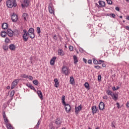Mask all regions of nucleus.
Here are the masks:
<instances>
[{"label":"nucleus","mask_w":129,"mask_h":129,"mask_svg":"<svg viewBox=\"0 0 129 129\" xmlns=\"http://www.w3.org/2000/svg\"><path fill=\"white\" fill-rule=\"evenodd\" d=\"M6 126L8 129H14V128H13V126H12V124H11V123H7Z\"/></svg>","instance_id":"c756f323"},{"label":"nucleus","mask_w":129,"mask_h":129,"mask_svg":"<svg viewBox=\"0 0 129 129\" xmlns=\"http://www.w3.org/2000/svg\"><path fill=\"white\" fill-rule=\"evenodd\" d=\"M7 35H8L9 37H13L14 36V31H13L11 29L8 28L7 29Z\"/></svg>","instance_id":"1a4fd4ad"},{"label":"nucleus","mask_w":129,"mask_h":129,"mask_svg":"<svg viewBox=\"0 0 129 129\" xmlns=\"http://www.w3.org/2000/svg\"><path fill=\"white\" fill-rule=\"evenodd\" d=\"M112 89L113 91H115V90H116V88L115 87H112Z\"/></svg>","instance_id":"338daca9"},{"label":"nucleus","mask_w":129,"mask_h":129,"mask_svg":"<svg viewBox=\"0 0 129 129\" xmlns=\"http://www.w3.org/2000/svg\"><path fill=\"white\" fill-rule=\"evenodd\" d=\"M5 42L6 43H9L10 42V38L7 37L6 39H5Z\"/></svg>","instance_id":"a18cd8bd"},{"label":"nucleus","mask_w":129,"mask_h":129,"mask_svg":"<svg viewBox=\"0 0 129 129\" xmlns=\"http://www.w3.org/2000/svg\"><path fill=\"white\" fill-rule=\"evenodd\" d=\"M56 56H54L52 57V58L50 60V64L52 66H54L55 65V61H56Z\"/></svg>","instance_id":"f8f14e48"},{"label":"nucleus","mask_w":129,"mask_h":129,"mask_svg":"<svg viewBox=\"0 0 129 129\" xmlns=\"http://www.w3.org/2000/svg\"><path fill=\"white\" fill-rule=\"evenodd\" d=\"M3 116L4 119L8 118L7 117V115H6V111H3Z\"/></svg>","instance_id":"72a5a7b5"},{"label":"nucleus","mask_w":129,"mask_h":129,"mask_svg":"<svg viewBox=\"0 0 129 129\" xmlns=\"http://www.w3.org/2000/svg\"><path fill=\"white\" fill-rule=\"evenodd\" d=\"M124 29H126L127 31H129V26H124Z\"/></svg>","instance_id":"bf43d9fd"},{"label":"nucleus","mask_w":129,"mask_h":129,"mask_svg":"<svg viewBox=\"0 0 129 129\" xmlns=\"http://www.w3.org/2000/svg\"><path fill=\"white\" fill-rule=\"evenodd\" d=\"M3 48L5 51H7V50H8L9 49L7 45H3Z\"/></svg>","instance_id":"c9c22d12"},{"label":"nucleus","mask_w":129,"mask_h":129,"mask_svg":"<svg viewBox=\"0 0 129 129\" xmlns=\"http://www.w3.org/2000/svg\"><path fill=\"white\" fill-rule=\"evenodd\" d=\"M93 62L95 65H97V64H98V60H96L95 58L93 59Z\"/></svg>","instance_id":"f704fd0d"},{"label":"nucleus","mask_w":129,"mask_h":129,"mask_svg":"<svg viewBox=\"0 0 129 129\" xmlns=\"http://www.w3.org/2000/svg\"><path fill=\"white\" fill-rule=\"evenodd\" d=\"M84 85L86 89H87L88 90H89V89H90V87H89V84L88 83L86 82Z\"/></svg>","instance_id":"c85d7f7f"},{"label":"nucleus","mask_w":129,"mask_h":129,"mask_svg":"<svg viewBox=\"0 0 129 129\" xmlns=\"http://www.w3.org/2000/svg\"><path fill=\"white\" fill-rule=\"evenodd\" d=\"M37 94L41 100H43V93H42V91L38 90Z\"/></svg>","instance_id":"2eb2a0df"},{"label":"nucleus","mask_w":129,"mask_h":129,"mask_svg":"<svg viewBox=\"0 0 129 129\" xmlns=\"http://www.w3.org/2000/svg\"><path fill=\"white\" fill-rule=\"evenodd\" d=\"M83 61L84 62V63H87V60L84 58H83Z\"/></svg>","instance_id":"052dcab7"},{"label":"nucleus","mask_w":129,"mask_h":129,"mask_svg":"<svg viewBox=\"0 0 129 129\" xmlns=\"http://www.w3.org/2000/svg\"><path fill=\"white\" fill-rule=\"evenodd\" d=\"M26 86H27V87H29V88H30V89H31V90H32L33 88V87H33L32 85H31V84H30V83H27V84H26Z\"/></svg>","instance_id":"473e14b6"},{"label":"nucleus","mask_w":129,"mask_h":129,"mask_svg":"<svg viewBox=\"0 0 129 129\" xmlns=\"http://www.w3.org/2000/svg\"><path fill=\"white\" fill-rule=\"evenodd\" d=\"M57 52L58 55H59V56H64V55H65V53L63 51L62 49H58Z\"/></svg>","instance_id":"f3484780"},{"label":"nucleus","mask_w":129,"mask_h":129,"mask_svg":"<svg viewBox=\"0 0 129 129\" xmlns=\"http://www.w3.org/2000/svg\"><path fill=\"white\" fill-rule=\"evenodd\" d=\"M103 99H106V100H107L108 99V97L107 95H105L103 97Z\"/></svg>","instance_id":"603ef678"},{"label":"nucleus","mask_w":129,"mask_h":129,"mask_svg":"<svg viewBox=\"0 0 129 129\" xmlns=\"http://www.w3.org/2000/svg\"><path fill=\"white\" fill-rule=\"evenodd\" d=\"M15 95V90H13L11 91L10 95V97L13 99L14 98V96Z\"/></svg>","instance_id":"bb28decb"},{"label":"nucleus","mask_w":129,"mask_h":129,"mask_svg":"<svg viewBox=\"0 0 129 129\" xmlns=\"http://www.w3.org/2000/svg\"><path fill=\"white\" fill-rule=\"evenodd\" d=\"M40 123H41V122H40V120H39L38 121V122H37V124L35 126V127H34V128L39 129V127H40L39 125H40Z\"/></svg>","instance_id":"7c9ffc66"},{"label":"nucleus","mask_w":129,"mask_h":129,"mask_svg":"<svg viewBox=\"0 0 129 129\" xmlns=\"http://www.w3.org/2000/svg\"><path fill=\"white\" fill-rule=\"evenodd\" d=\"M94 68H96V69H98V70L101 69V67L99 66H95Z\"/></svg>","instance_id":"8fccbe9b"},{"label":"nucleus","mask_w":129,"mask_h":129,"mask_svg":"<svg viewBox=\"0 0 129 129\" xmlns=\"http://www.w3.org/2000/svg\"><path fill=\"white\" fill-rule=\"evenodd\" d=\"M55 124L57 125H59L62 123V119L61 118L57 117L55 120Z\"/></svg>","instance_id":"ddd939ff"},{"label":"nucleus","mask_w":129,"mask_h":129,"mask_svg":"<svg viewBox=\"0 0 129 129\" xmlns=\"http://www.w3.org/2000/svg\"><path fill=\"white\" fill-rule=\"evenodd\" d=\"M79 51L81 53H84V50L82 48H79Z\"/></svg>","instance_id":"3c124183"},{"label":"nucleus","mask_w":129,"mask_h":129,"mask_svg":"<svg viewBox=\"0 0 129 129\" xmlns=\"http://www.w3.org/2000/svg\"><path fill=\"white\" fill-rule=\"evenodd\" d=\"M95 6L96 7H97V8H98V9H99L100 6L97 3H95Z\"/></svg>","instance_id":"69168bd1"},{"label":"nucleus","mask_w":129,"mask_h":129,"mask_svg":"<svg viewBox=\"0 0 129 129\" xmlns=\"http://www.w3.org/2000/svg\"><path fill=\"white\" fill-rule=\"evenodd\" d=\"M36 30L37 31V34H41V28L40 27H37Z\"/></svg>","instance_id":"e433bc0d"},{"label":"nucleus","mask_w":129,"mask_h":129,"mask_svg":"<svg viewBox=\"0 0 129 129\" xmlns=\"http://www.w3.org/2000/svg\"><path fill=\"white\" fill-rule=\"evenodd\" d=\"M6 6L8 9H12L17 7V0H7Z\"/></svg>","instance_id":"f257e3e1"},{"label":"nucleus","mask_w":129,"mask_h":129,"mask_svg":"<svg viewBox=\"0 0 129 129\" xmlns=\"http://www.w3.org/2000/svg\"><path fill=\"white\" fill-rule=\"evenodd\" d=\"M106 93L107 95H110V96H112V94H113V92L110 90H106Z\"/></svg>","instance_id":"4be33fe9"},{"label":"nucleus","mask_w":129,"mask_h":129,"mask_svg":"<svg viewBox=\"0 0 129 129\" xmlns=\"http://www.w3.org/2000/svg\"><path fill=\"white\" fill-rule=\"evenodd\" d=\"M62 103L63 105L64 106L65 110L67 113L70 112V110H71V106L69 105V104H66L65 102V96L62 95L61 97Z\"/></svg>","instance_id":"f03ea898"},{"label":"nucleus","mask_w":129,"mask_h":129,"mask_svg":"<svg viewBox=\"0 0 129 129\" xmlns=\"http://www.w3.org/2000/svg\"><path fill=\"white\" fill-rule=\"evenodd\" d=\"M115 10H116V11H117V12H119V7H116L115 8Z\"/></svg>","instance_id":"e2e57ef3"},{"label":"nucleus","mask_w":129,"mask_h":129,"mask_svg":"<svg viewBox=\"0 0 129 129\" xmlns=\"http://www.w3.org/2000/svg\"><path fill=\"white\" fill-rule=\"evenodd\" d=\"M8 105H9V104H7V102H5L3 104V106L5 108V109H6V108H7V107H8Z\"/></svg>","instance_id":"58836bf2"},{"label":"nucleus","mask_w":129,"mask_h":129,"mask_svg":"<svg viewBox=\"0 0 129 129\" xmlns=\"http://www.w3.org/2000/svg\"><path fill=\"white\" fill-rule=\"evenodd\" d=\"M28 14L27 13H23L22 15V17L23 18L24 21H27V18H28Z\"/></svg>","instance_id":"a878e982"},{"label":"nucleus","mask_w":129,"mask_h":129,"mask_svg":"<svg viewBox=\"0 0 129 129\" xmlns=\"http://www.w3.org/2000/svg\"><path fill=\"white\" fill-rule=\"evenodd\" d=\"M21 77H23V78H28L29 77V76L24 74L22 75Z\"/></svg>","instance_id":"ea45409f"},{"label":"nucleus","mask_w":129,"mask_h":129,"mask_svg":"<svg viewBox=\"0 0 129 129\" xmlns=\"http://www.w3.org/2000/svg\"><path fill=\"white\" fill-rule=\"evenodd\" d=\"M101 63H104V61L103 60L100 59L98 61V64H101Z\"/></svg>","instance_id":"c03bdc74"},{"label":"nucleus","mask_w":129,"mask_h":129,"mask_svg":"<svg viewBox=\"0 0 129 129\" xmlns=\"http://www.w3.org/2000/svg\"><path fill=\"white\" fill-rule=\"evenodd\" d=\"M82 108V107H81V105H80L78 107H75V112L76 114H78V112H79V111L81 110Z\"/></svg>","instance_id":"9b49d317"},{"label":"nucleus","mask_w":129,"mask_h":129,"mask_svg":"<svg viewBox=\"0 0 129 129\" xmlns=\"http://www.w3.org/2000/svg\"><path fill=\"white\" fill-rule=\"evenodd\" d=\"M98 81H99V82H100V81H101V75H98Z\"/></svg>","instance_id":"37998d69"},{"label":"nucleus","mask_w":129,"mask_h":129,"mask_svg":"<svg viewBox=\"0 0 129 129\" xmlns=\"http://www.w3.org/2000/svg\"><path fill=\"white\" fill-rule=\"evenodd\" d=\"M25 34L26 36H29V37L30 36H31V33L28 31H27V30H26V33H25Z\"/></svg>","instance_id":"79ce46f5"},{"label":"nucleus","mask_w":129,"mask_h":129,"mask_svg":"<svg viewBox=\"0 0 129 129\" xmlns=\"http://www.w3.org/2000/svg\"><path fill=\"white\" fill-rule=\"evenodd\" d=\"M9 49H10L11 50V51H14L15 50H16V45H15L14 44H10L9 45Z\"/></svg>","instance_id":"412c9836"},{"label":"nucleus","mask_w":129,"mask_h":129,"mask_svg":"<svg viewBox=\"0 0 129 129\" xmlns=\"http://www.w3.org/2000/svg\"><path fill=\"white\" fill-rule=\"evenodd\" d=\"M116 105H117V107L118 108H121V107H120V106L119 105V103L118 102L116 103Z\"/></svg>","instance_id":"5fc2aeb1"},{"label":"nucleus","mask_w":129,"mask_h":129,"mask_svg":"<svg viewBox=\"0 0 129 129\" xmlns=\"http://www.w3.org/2000/svg\"><path fill=\"white\" fill-rule=\"evenodd\" d=\"M7 34L8 33L5 31H2L1 33V37H2V38H6L7 36Z\"/></svg>","instance_id":"5701e85b"},{"label":"nucleus","mask_w":129,"mask_h":129,"mask_svg":"<svg viewBox=\"0 0 129 129\" xmlns=\"http://www.w3.org/2000/svg\"><path fill=\"white\" fill-rule=\"evenodd\" d=\"M54 86L55 87H56V88H58L59 87V81L58 80V79H54Z\"/></svg>","instance_id":"a211bd4d"},{"label":"nucleus","mask_w":129,"mask_h":129,"mask_svg":"<svg viewBox=\"0 0 129 129\" xmlns=\"http://www.w3.org/2000/svg\"><path fill=\"white\" fill-rule=\"evenodd\" d=\"M18 83H19V80L16 79L14 81H13L12 84H13V85L17 86V85H18Z\"/></svg>","instance_id":"cd10ccee"},{"label":"nucleus","mask_w":129,"mask_h":129,"mask_svg":"<svg viewBox=\"0 0 129 129\" xmlns=\"http://www.w3.org/2000/svg\"><path fill=\"white\" fill-rule=\"evenodd\" d=\"M70 84H74L75 80H74V77L73 76H71L70 77Z\"/></svg>","instance_id":"393cba45"},{"label":"nucleus","mask_w":129,"mask_h":129,"mask_svg":"<svg viewBox=\"0 0 129 129\" xmlns=\"http://www.w3.org/2000/svg\"><path fill=\"white\" fill-rule=\"evenodd\" d=\"M105 106V105L104 104V103H103V102H100L99 104V109L100 110H103Z\"/></svg>","instance_id":"9d476101"},{"label":"nucleus","mask_w":129,"mask_h":129,"mask_svg":"<svg viewBox=\"0 0 129 129\" xmlns=\"http://www.w3.org/2000/svg\"><path fill=\"white\" fill-rule=\"evenodd\" d=\"M88 64H92V60L91 59H89L88 60Z\"/></svg>","instance_id":"6e6d98bb"},{"label":"nucleus","mask_w":129,"mask_h":129,"mask_svg":"<svg viewBox=\"0 0 129 129\" xmlns=\"http://www.w3.org/2000/svg\"><path fill=\"white\" fill-rule=\"evenodd\" d=\"M98 3L100 8H104L105 7V2L102 1H99Z\"/></svg>","instance_id":"dca6fc26"},{"label":"nucleus","mask_w":129,"mask_h":129,"mask_svg":"<svg viewBox=\"0 0 129 129\" xmlns=\"http://www.w3.org/2000/svg\"><path fill=\"white\" fill-rule=\"evenodd\" d=\"M48 11H49L50 14H53V13H54V10H53L52 6H51L50 5H49V6H48Z\"/></svg>","instance_id":"b1692460"},{"label":"nucleus","mask_w":129,"mask_h":129,"mask_svg":"<svg viewBox=\"0 0 129 129\" xmlns=\"http://www.w3.org/2000/svg\"><path fill=\"white\" fill-rule=\"evenodd\" d=\"M2 28L4 30H7V29L9 28V25H8L7 23H4L2 24Z\"/></svg>","instance_id":"aec40b11"},{"label":"nucleus","mask_w":129,"mask_h":129,"mask_svg":"<svg viewBox=\"0 0 129 129\" xmlns=\"http://www.w3.org/2000/svg\"><path fill=\"white\" fill-rule=\"evenodd\" d=\"M73 57L74 59V63L75 64H77V63H78V57L75 55H73Z\"/></svg>","instance_id":"6ab92c4d"},{"label":"nucleus","mask_w":129,"mask_h":129,"mask_svg":"<svg viewBox=\"0 0 129 129\" xmlns=\"http://www.w3.org/2000/svg\"><path fill=\"white\" fill-rule=\"evenodd\" d=\"M29 33H30V38L31 39H34L35 38V30L33 28H30L28 30Z\"/></svg>","instance_id":"39448f33"},{"label":"nucleus","mask_w":129,"mask_h":129,"mask_svg":"<svg viewBox=\"0 0 129 129\" xmlns=\"http://www.w3.org/2000/svg\"><path fill=\"white\" fill-rule=\"evenodd\" d=\"M4 122H5V123H9V119H8V118H6L5 119H4Z\"/></svg>","instance_id":"49530a36"},{"label":"nucleus","mask_w":129,"mask_h":129,"mask_svg":"<svg viewBox=\"0 0 129 129\" xmlns=\"http://www.w3.org/2000/svg\"><path fill=\"white\" fill-rule=\"evenodd\" d=\"M69 48L70 51H73V49H74L73 46L70 45L69 46Z\"/></svg>","instance_id":"09e8293b"},{"label":"nucleus","mask_w":129,"mask_h":129,"mask_svg":"<svg viewBox=\"0 0 129 129\" xmlns=\"http://www.w3.org/2000/svg\"><path fill=\"white\" fill-rule=\"evenodd\" d=\"M53 39H54V40H55V41H57V36L54 35V36H53Z\"/></svg>","instance_id":"680f3d73"},{"label":"nucleus","mask_w":129,"mask_h":129,"mask_svg":"<svg viewBox=\"0 0 129 129\" xmlns=\"http://www.w3.org/2000/svg\"><path fill=\"white\" fill-rule=\"evenodd\" d=\"M111 126L112 127H114V128H115V125H114V124L113 123V122H112Z\"/></svg>","instance_id":"0e129e2a"},{"label":"nucleus","mask_w":129,"mask_h":129,"mask_svg":"<svg viewBox=\"0 0 129 129\" xmlns=\"http://www.w3.org/2000/svg\"><path fill=\"white\" fill-rule=\"evenodd\" d=\"M18 18V15L15 13H13V15L11 16V20L13 23H17Z\"/></svg>","instance_id":"423d86ee"},{"label":"nucleus","mask_w":129,"mask_h":129,"mask_svg":"<svg viewBox=\"0 0 129 129\" xmlns=\"http://www.w3.org/2000/svg\"><path fill=\"white\" fill-rule=\"evenodd\" d=\"M108 5H112V1L111 0H106Z\"/></svg>","instance_id":"a19ab883"},{"label":"nucleus","mask_w":129,"mask_h":129,"mask_svg":"<svg viewBox=\"0 0 129 129\" xmlns=\"http://www.w3.org/2000/svg\"><path fill=\"white\" fill-rule=\"evenodd\" d=\"M31 5V0H24L23 4H21V7L23 9L28 8Z\"/></svg>","instance_id":"20e7f679"},{"label":"nucleus","mask_w":129,"mask_h":129,"mask_svg":"<svg viewBox=\"0 0 129 129\" xmlns=\"http://www.w3.org/2000/svg\"><path fill=\"white\" fill-rule=\"evenodd\" d=\"M13 100V99H12V98L9 99L6 103H7V104H8V105L10 104V103H11V102Z\"/></svg>","instance_id":"864d4df0"},{"label":"nucleus","mask_w":129,"mask_h":129,"mask_svg":"<svg viewBox=\"0 0 129 129\" xmlns=\"http://www.w3.org/2000/svg\"><path fill=\"white\" fill-rule=\"evenodd\" d=\"M62 73H63L66 76H68L70 74V70L63 66L61 70Z\"/></svg>","instance_id":"7ed1b4c3"},{"label":"nucleus","mask_w":129,"mask_h":129,"mask_svg":"<svg viewBox=\"0 0 129 129\" xmlns=\"http://www.w3.org/2000/svg\"><path fill=\"white\" fill-rule=\"evenodd\" d=\"M111 96L114 101L118 100V94L117 93H113Z\"/></svg>","instance_id":"6e6552de"},{"label":"nucleus","mask_w":129,"mask_h":129,"mask_svg":"<svg viewBox=\"0 0 129 129\" xmlns=\"http://www.w3.org/2000/svg\"><path fill=\"white\" fill-rule=\"evenodd\" d=\"M16 87V86L15 85H13V84H11V89H14Z\"/></svg>","instance_id":"4d7b16f0"},{"label":"nucleus","mask_w":129,"mask_h":129,"mask_svg":"<svg viewBox=\"0 0 129 129\" xmlns=\"http://www.w3.org/2000/svg\"><path fill=\"white\" fill-rule=\"evenodd\" d=\"M111 18H113V19H115V14H113V13H111Z\"/></svg>","instance_id":"de8ad7c7"},{"label":"nucleus","mask_w":129,"mask_h":129,"mask_svg":"<svg viewBox=\"0 0 129 129\" xmlns=\"http://www.w3.org/2000/svg\"><path fill=\"white\" fill-rule=\"evenodd\" d=\"M30 80H33V77H32V76H29L28 78Z\"/></svg>","instance_id":"13d9d810"},{"label":"nucleus","mask_w":129,"mask_h":129,"mask_svg":"<svg viewBox=\"0 0 129 129\" xmlns=\"http://www.w3.org/2000/svg\"><path fill=\"white\" fill-rule=\"evenodd\" d=\"M33 84L35 85H38V84L39 83V82H38V80H35L33 81Z\"/></svg>","instance_id":"4c0bfd02"},{"label":"nucleus","mask_w":129,"mask_h":129,"mask_svg":"<svg viewBox=\"0 0 129 129\" xmlns=\"http://www.w3.org/2000/svg\"><path fill=\"white\" fill-rule=\"evenodd\" d=\"M126 106V107H129V101L127 102Z\"/></svg>","instance_id":"774afa93"},{"label":"nucleus","mask_w":129,"mask_h":129,"mask_svg":"<svg viewBox=\"0 0 129 129\" xmlns=\"http://www.w3.org/2000/svg\"><path fill=\"white\" fill-rule=\"evenodd\" d=\"M22 38L24 42H27V41H28V39H29V36H28L26 34V29L23 30V35Z\"/></svg>","instance_id":"0eeeda50"},{"label":"nucleus","mask_w":129,"mask_h":129,"mask_svg":"<svg viewBox=\"0 0 129 129\" xmlns=\"http://www.w3.org/2000/svg\"><path fill=\"white\" fill-rule=\"evenodd\" d=\"M48 126L49 127V129H55L54 125H53V123L52 122L49 123Z\"/></svg>","instance_id":"2f4dec72"},{"label":"nucleus","mask_w":129,"mask_h":129,"mask_svg":"<svg viewBox=\"0 0 129 129\" xmlns=\"http://www.w3.org/2000/svg\"><path fill=\"white\" fill-rule=\"evenodd\" d=\"M92 111L93 114H95V113H96V112H97V111H98V109L96 107V106H93L92 107Z\"/></svg>","instance_id":"4468645a"}]
</instances>
